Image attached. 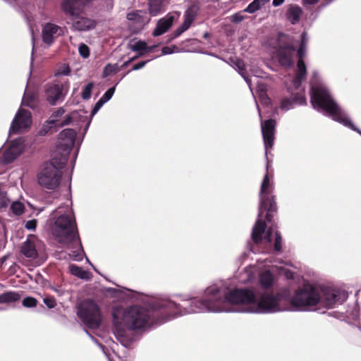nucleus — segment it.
Instances as JSON below:
<instances>
[{"label": "nucleus", "mask_w": 361, "mask_h": 361, "mask_svg": "<svg viewBox=\"0 0 361 361\" xmlns=\"http://www.w3.org/2000/svg\"><path fill=\"white\" fill-rule=\"evenodd\" d=\"M65 113V110L63 108H59L51 115L49 121L51 123H53L54 126L62 127L63 126L68 125L72 121V116L71 115H66L63 121H61L60 118Z\"/></svg>", "instance_id": "22"}, {"label": "nucleus", "mask_w": 361, "mask_h": 361, "mask_svg": "<svg viewBox=\"0 0 361 361\" xmlns=\"http://www.w3.org/2000/svg\"><path fill=\"white\" fill-rule=\"evenodd\" d=\"M257 92L259 95L262 93H266V85L262 82H259L257 85Z\"/></svg>", "instance_id": "50"}, {"label": "nucleus", "mask_w": 361, "mask_h": 361, "mask_svg": "<svg viewBox=\"0 0 361 361\" xmlns=\"http://www.w3.org/2000/svg\"><path fill=\"white\" fill-rule=\"evenodd\" d=\"M347 293L345 290H340V299L341 298H345L347 297Z\"/></svg>", "instance_id": "55"}, {"label": "nucleus", "mask_w": 361, "mask_h": 361, "mask_svg": "<svg viewBox=\"0 0 361 361\" xmlns=\"http://www.w3.org/2000/svg\"><path fill=\"white\" fill-rule=\"evenodd\" d=\"M92 0H63L62 11L69 16L78 19L73 26L75 30L86 31L94 28L95 20L87 18H78L86 8L90 6Z\"/></svg>", "instance_id": "7"}, {"label": "nucleus", "mask_w": 361, "mask_h": 361, "mask_svg": "<svg viewBox=\"0 0 361 361\" xmlns=\"http://www.w3.org/2000/svg\"><path fill=\"white\" fill-rule=\"evenodd\" d=\"M92 88H93L92 82H90L85 86V87L82 92V97L84 99H88L90 98Z\"/></svg>", "instance_id": "36"}, {"label": "nucleus", "mask_w": 361, "mask_h": 361, "mask_svg": "<svg viewBox=\"0 0 361 361\" xmlns=\"http://www.w3.org/2000/svg\"><path fill=\"white\" fill-rule=\"evenodd\" d=\"M262 1V4H266L267 3L268 1H269L270 0H261Z\"/></svg>", "instance_id": "56"}, {"label": "nucleus", "mask_w": 361, "mask_h": 361, "mask_svg": "<svg viewBox=\"0 0 361 361\" xmlns=\"http://www.w3.org/2000/svg\"><path fill=\"white\" fill-rule=\"evenodd\" d=\"M235 67L238 70L240 74L243 77V78L249 85L250 89L252 90L250 80L247 77H245L243 72L245 69L244 62L240 59L236 60V61L235 62Z\"/></svg>", "instance_id": "33"}, {"label": "nucleus", "mask_w": 361, "mask_h": 361, "mask_svg": "<svg viewBox=\"0 0 361 361\" xmlns=\"http://www.w3.org/2000/svg\"><path fill=\"white\" fill-rule=\"evenodd\" d=\"M74 212L71 205H61L51 214L50 230L56 240L64 247L73 249V260L82 259L84 251L75 227Z\"/></svg>", "instance_id": "3"}, {"label": "nucleus", "mask_w": 361, "mask_h": 361, "mask_svg": "<svg viewBox=\"0 0 361 361\" xmlns=\"http://www.w3.org/2000/svg\"><path fill=\"white\" fill-rule=\"evenodd\" d=\"M273 188L271 177L267 171L261 185L258 219L252 228V238L255 244H264L267 250L274 246V250L279 252L282 247L280 233L273 226L266 231V224L262 220V214L266 212V219L271 222V214L276 211L274 197L271 195Z\"/></svg>", "instance_id": "2"}, {"label": "nucleus", "mask_w": 361, "mask_h": 361, "mask_svg": "<svg viewBox=\"0 0 361 361\" xmlns=\"http://www.w3.org/2000/svg\"><path fill=\"white\" fill-rule=\"evenodd\" d=\"M178 48L175 46L173 47H164L161 49L162 54L166 55L177 51Z\"/></svg>", "instance_id": "46"}, {"label": "nucleus", "mask_w": 361, "mask_h": 361, "mask_svg": "<svg viewBox=\"0 0 361 361\" xmlns=\"http://www.w3.org/2000/svg\"><path fill=\"white\" fill-rule=\"evenodd\" d=\"M319 0H302L304 5H314L317 4Z\"/></svg>", "instance_id": "52"}, {"label": "nucleus", "mask_w": 361, "mask_h": 361, "mask_svg": "<svg viewBox=\"0 0 361 361\" xmlns=\"http://www.w3.org/2000/svg\"><path fill=\"white\" fill-rule=\"evenodd\" d=\"M105 103L99 99L92 111V116H94L95 114H97V112L102 108V106Z\"/></svg>", "instance_id": "48"}, {"label": "nucleus", "mask_w": 361, "mask_h": 361, "mask_svg": "<svg viewBox=\"0 0 361 361\" xmlns=\"http://www.w3.org/2000/svg\"><path fill=\"white\" fill-rule=\"evenodd\" d=\"M90 338H91L92 340H94V339L93 336H90Z\"/></svg>", "instance_id": "60"}, {"label": "nucleus", "mask_w": 361, "mask_h": 361, "mask_svg": "<svg viewBox=\"0 0 361 361\" xmlns=\"http://www.w3.org/2000/svg\"><path fill=\"white\" fill-rule=\"evenodd\" d=\"M339 118H340V123H342L343 124L344 126L351 128L352 130H355V131H357V133H359L360 135H361V131L360 130H358L355 126L354 124L351 122V121L348 118H346L345 116V115H343L341 111H340V116H339Z\"/></svg>", "instance_id": "32"}, {"label": "nucleus", "mask_w": 361, "mask_h": 361, "mask_svg": "<svg viewBox=\"0 0 361 361\" xmlns=\"http://www.w3.org/2000/svg\"><path fill=\"white\" fill-rule=\"evenodd\" d=\"M22 104L32 108L34 106L32 96H29L25 92L22 99Z\"/></svg>", "instance_id": "38"}, {"label": "nucleus", "mask_w": 361, "mask_h": 361, "mask_svg": "<svg viewBox=\"0 0 361 361\" xmlns=\"http://www.w3.org/2000/svg\"><path fill=\"white\" fill-rule=\"evenodd\" d=\"M177 14H178V17H179L180 15V13H178Z\"/></svg>", "instance_id": "61"}, {"label": "nucleus", "mask_w": 361, "mask_h": 361, "mask_svg": "<svg viewBox=\"0 0 361 361\" xmlns=\"http://www.w3.org/2000/svg\"><path fill=\"white\" fill-rule=\"evenodd\" d=\"M44 245L35 235H29L20 247L21 253L28 258L36 259L39 252L43 249Z\"/></svg>", "instance_id": "14"}, {"label": "nucleus", "mask_w": 361, "mask_h": 361, "mask_svg": "<svg viewBox=\"0 0 361 361\" xmlns=\"http://www.w3.org/2000/svg\"><path fill=\"white\" fill-rule=\"evenodd\" d=\"M100 348L102 349V350L104 351V347L101 345H99Z\"/></svg>", "instance_id": "58"}, {"label": "nucleus", "mask_w": 361, "mask_h": 361, "mask_svg": "<svg viewBox=\"0 0 361 361\" xmlns=\"http://www.w3.org/2000/svg\"><path fill=\"white\" fill-rule=\"evenodd\" d=\"M259 116L261 117V114H260V111H259Z\"/></svg>", "instance_id": "63"}, {"label": "nucleus", "mask_w": 361, "mask_h": 361, "mask_svg": "<svg viewBox=\"0 0 361 361\" xmlns=\"http://www.w3.org/2000/svg\"><path fill=\"white\" fill-rule=\"evenodd\" d=\"M259 99L263 105L268 106L271 103V99L267 97L266 93H262L259 94Z\"/></svg>", "instance_id": "47"}, {"label": "nucleus", "mask_w": 361, "mask_h": 361, "mask_svg": "<svg viewBox=\"0 0 361 361\" xmlns=\"http://www.w3.org/2000/svg\"><path fill=\"white\" fill-rule=\"evenodd\" d=\"M288 302L291 312L310 311L319 304L332 308L337 302V290L330 286L305 283L290 295Z\"/></svg>", "instance_id": "4"}, {"label": "nucleus", "mask_w": 361, "mask_h": 361, "mask_svg": "<svg viewBox=\"0 0 361 361\" xmlns=\"http://www.w3.org/2000/svg\"><path fill=\"white\" fill-rule=\"evenodd\" d=\"M276 50V54L280 64L283 66H290L293 65V59L295 54V42L293 37L279 33L276 38L269 41Z\"/></svg>", "instance_id": "9"}, {"label": "nucleus", "mask_w": 361, "mask_h": 361, "mask_svg": "<svg viewBox=\"0 0 361 361\" xmlns=\"http://www.w3.org/2000/svg\"><path fill=\"white\" fill-rule=\"evenodd\" d=\"M289 296L290 289L288 288H283L276 293L262 292L257 295L248 288L231 289L226 282L220 281L207 287L202 300L183 299L181 303L177 304L167 298L147 297L146 307L140 305L128 307V347L133 340V331H144L154 324L156 310L165 309L172 312L161 322L201 312L274 314L291 312Z\"/></svg>", "instance_id": "1"}, {"label": "nucleus", "mask_w": 361, "mask_h": 361, "mask_svg": "<svg viewBox=\"0 0 361 361\" xmlns=\"http://www.w3.org/2000/svg\"><path fill=\"white\" fill-rule=\"evenodd\" d=\"M11 210L14 215L20 216L24 212L25 205L20 201H14L11 204Z\"/></svg>", "instance_id": "30"}, {"label": "nucleus", "mask_w": 361, "mask_h": 361, "mask_svg": "<svg viewBox=\"0 0 361 361\" xmlns=\"http://www.w3.org/2000/svg\"><path fill=\"white\" fill-rule=\"evenodd\" d=\"M308 37L306 32H302L301 35V43L300 48L298 51V56L299 58L297 67L298 71L296 75L293 80V86L294 89L298 90L294 92L291 87H288V90L290 92V97H283L280 104V109L282 111H286L293 108L295 103L300 105L306 104V98L303 94V90L301 88L302 82L305 80L306 75V66L302 61V58L305 54V50Z\"/></svg>", "instance_id": "5"}, {"label": "nucleus", "mask_w": 361, "mask_h": 361, "mask_svg": "<svg viewBox=\"0 0 361 361\" xmlns=\"http://www.w3.org/2000/svg\"><path fill=\"white\" fill-rule=\"evenodd\" d=\"M256 270L257 268L255 266L246 267L244 272L242 274L243 275H245L246 278H242L240 281L244 283L251 282L255 278V273Z\"/></svg>", "instance_id": "29"}, {"label": "nucleus", "mask_w": 361, "mask_h": 361, "mask_svg": "<svg viewBox=\"0 0 361 361\" xmlns=\"http://www.w3.org/2000/svg\"><path fill=\"white\" fill-rule=\"evenodd\" d=\"M231 19L233 23H238L242 22L245 19V17L243 15L242 12H238V13H235V14H233L231 17Z\"/></svg>", "instance_id": "43"}, {"label": "nucleus", "mask_w": 361, "mask_h": 361, "mask_svg": "<svg viewBox=\"0 0 361 361\" xmlns=\"http://www.w3.org/2000/svg\"><path fill=\"white\" fill-rule=\"evenodd\" d=\"M147 63V61H140L136 64H135L133 68H132V70L133 71H137V70H139V69H141L142 68H143L145 64Z\"/></svg>", "instance_id": "49"}, {"label": "nucleus", "mask_w": 361, "mask_h": 361, "mask_svg": "<svg viewBox=\"0 0 361 361\" xmlns=\"http://www.w3.org/2000/svg\"><path fill=\"white\" fill-rule=\"evenodd\" d=\"M69 269L71 273L73 276H77L81 279L88 280L91 278V274L89 271L82 269L81 267L77 265L71 264L69 267Z\"/></svg>", "instance_id": "27"}, {"label": "nucleus", "mask_w": 361, "mask_h": 361, "mask_svg": "<svg viewBox=\"0 0 361 361\" xmlns=\"http://www.w3.org/2000/svg\"><path fill=\"white\" fill-rule=\"evenodd\" d=\"M23 305L26 307H33L37 305V300L32 297H27L23 300Z\"/></svg>", "instance_id": "40"}, {"label": "nucleus", "mask_w": 361, "mask_h": 361, "mask_svg": "<svg viewBox=\"0 0 361 361\" xmlns=\"http://www.w3.org/2000/svg\"><path fill=\"white\" fill-rule=\"evenodd\" d=\"M209 34L208 33H204V38H207L208 37Z\"/></svg>", "instance_id": "57"}, {"label": "nucleus", "mask_w": 361, "mask_h": 361, "mask_svg": "<svg viewBox=\"0 0 361 361\" xmlns=\"http://www.w3.org/2000/svg\"><path fill=\"white\" fill-rule=\"evenodd\" d=\"M126 18L133 25L137 26L139 29L143 28L150 20L147 16V13L140 10L129 12Z\"/></svg>", "instance_id": "18"}, {"label": "nucleus", "mask_w": 361, "mask_h": 361, "mask_svg": "<svg viewBox=\"0 0 361 361\" xmlns=\"http://www.w3.org/2000/svg\"><path fill=\"white\" fill-rule=\"evenodd\" d=\"M285 0H273L272 5L274 6H279L284 3Z\"/></svg>", "instance_id": "53"}, {"label": "nucleus", "mask_w": 361, "mask_h": 361, "mask_svg": "<svg viewBox=\"0 0 361 361\" xmlns=\"http://www.w3.org/2000/svg\"><path fill=\"white\" fill-rule=\"evenodd\" d=\"M20 298L18 293L9 291L0 295V303H10L19 300Z\"/></svg>", "instance_id": "28"}, {"label": "nucleus", "mask_w": 361, "mask_h": 361, "mask_svg": "<svg viewBox=\"0 0 361 361\" xmlns=\"http://www.w3.org/2000/svg\"><path fill=\"white\" fill-rule=\"evenodd\" d=\"M24 149V140L21 137L6 143L1 157L2 164H7L13 162L23 152Z\"/></svg>", "instance_id": "12"}, {"label": "nucleus", "mask_w": 361, "mask_h": 361, "mask_svg": "<svg viewBox=\"0 0 361 361\" xmlns=\"http://www.w3.org/2000/svg\"><path fill=\"white\" fill-rule=\"evenodd\" d=\"M341 317H343L340 314V316H339L340 319H341Z\"/></svg>", "instance_id": "62"}, {"label": "nucleus", "mask_w": 361, "mask_h": 361, "mask_svg": "<svg viewBox=\"0 0 361 361\" xmlns=\"http://www.w3.org/2000/svg\"><path fill=\"white\" fill-rule=\"evenodd\" d=\"M75 137L76 132L70 128L64 129L59 134L57 150L59 152H62L63 154L61 159L66 157V161H67L68 156L74 145Z\"/></svg>", "instance_id": "13"}, {"label": "nucleus", "mask_w": 361, "mask_h": 361, "mask_svg": "<svg viewBox=\"0 0 361 361\" xmlns=\"http://www.w3.org/2000/svg\"><path fill=\"white\" fill-rule=\"evenodd\" d=\"M66 163V157L60 159L59 161L54 157L51 161L44 164L37 176L39 184L48 190L56 189L61 181V169Z\"/></svg>", "instance_id": "8"}, {"label": "nucleus", "mask_w": 361, "mask_h": 361, "mask_svg": "<svg viewBox=\"0 0 361 361\" xmlns=\"http://www.w3.org/2000/svg\"><path fill=\"white\" fill-rule=\"evenodd\" d=\"M71 72L70 68L66 64H63L56 71V75H68Z\"/></svg>", "instance_id": "37"}, {"label": "nucleus", "mask_w": 361, "mask_h": 361, "mask_svg": "<svg viewBox=\"0 0 361 361\" xmlns=\"http://www.w3.org/2000/svg\"><path fill=\"white\" fill-rule=\"evenodd\" d=\"M54 124L51 123L48 120L42 126L39 131V135L41 136L45 135L53 127Z\"/></svg>", "instance_id": "39"}, {"label": "nucleus", "mask_w": 361, "mask_h": 361, "mask_svg": "<svg viewBox=\"0 0 361 361\" xmlns=\"http://www.w3.org/2000/svg\"><path fill=\"white\" fill-rule=\"evenodd\" d=\"M130 49L133 51L140 52L138 56H142L144 53L151 52L154 47H148L145 41H137L130 44Z\"/></svg>", "instance_id": "25"}, {"label": "nucleus", "mask_w": 361, "mask_h": 361, "mask_svg": "<svg viewBox=\"0 0 361 361\" xmlns=\"http://www.w3.org/2000/svg\"><path fill=\"white\" fill-rule=\"evenodd\" d=\"M292 266L291 263H283L282 261H280L275 264V267L279 270V273L284 275L288 279L293 277V272L289 269V267Z\"/></svg>", "instance_id": "26"}, {"label": "nucleus", "mask_w": 361, "mask_h": 361, "mask_svg": "<svg viewBox=\"0 0 361 361\" xmlns=\"http://www.w3.org/2000/svg\"><path fill=\"white\" fill-rule=\"evenodd\" d=\"M276 281V277L270 270H263L258 274V283L264 290L271 289Z\"/></svg>", "instance_id": "20"}, {"label": "nucleus", "mask_w": 361, "mask_h": 361, "mask_svg": "<svg viewBox=\"0 0 361 361\" xmlns=\"http://www.w3.org/2000/svg\"><path fill=\"white\" fill-rule=\"evenodd\" d=\"M175 20V16L172 13H168L164 18L159 19L157 26L153 31V35L157 37L166 32L172 26Z\"/></svg>", "instance_id": "19"}, {"label": "nucleus", "mask_w": 361, "mask_h": 361, "mask_svg": "<svg viewBox=\"0 0 361 361\" xmlns=\"http://www.w3.org/2000/svg\"><path fill=\"white\" fill-rule=\"evenodd\" d=\"M311 85L310 102L312 107L338 121V106L326 85L323 82H312Z\"/></svg>", "instance_id": "6"}, {"label": "nucleus", "mask_w": 361, "mask_h": 361, "mask_svg": "<svg viewBox=\"0 0 361 361\" xmlns=\"http://www.w3.org/2000/svg\"><path fill=\"white\" fill-rule=\"evenodd\" d=\"M77 315L82 323L90 329H97L102 321L98 305L91 300H85L77 307Z\"/></svg>", "instance_id": "10"}, {"label": "nucleus", "mask_w": 361, "mask_h": 361, "mask_svg": "<svg viewBox=\"0 0 361 361\" xmlns=\"http://www.w3.org/2000/svg\"><path fill=\"white\" fill-rule=\"evenodd\" d=\"M127 291L129 293V294L128 295L132 297V298H134L135 297V299L136 300H139L140 299V297H141V294L140 293H138L137 292H134L131 290H127Z\"/></svg>", "instance_id": "51"}, {"label": "nucleus", "mask_w": 361, "mask_h": 361, "mask_svg": "<svg viewBox=\"0 0 361 361\" xmlns=\"http://www.w3.org/2000/svg\"><path fill=\"white\" fill-rule=\"evenodd\" d=\"M63 34V29L53 23H47L42 29V39L44 42L47 44H51Z\"/></svg>", "instance_id": "17"}, {"label": "nucleus", "mask_w": 361, "mask_h": 361, "mask_svg": "<svg viewBox=\"0 0 361 361\" xmlns=\"http://www.w3.org/2000/svg\"><path fill=\"white\" fill-rule=\"evenodd\" d=\"M352 317H353V319H354V320L359 318V313L357 310H355L353 312Z\"/></svg>", "instance_id": "54"}, {"label": "nucleus", "mask_w": 361, "mask_h": 361, "mask_svg": "<svg viewBox=\"0 0 361 361\" xmlns=\"http://www.w3.org/2000/svg\"><path fill=\"white\" fill-rule=\"evenodd\" d=\"M63 85L54 84L46 90L47 99L51 104H55L63 96Z\"/></svg>", "instance_id": "21"}, {"label": "nucleus", "mask_w": 361, "mask_h": 361, "mask_svg": "<svg viewBox=\"0 0 361 361\" xmlns=\"http://www.w3.org/2000/svg\"><path fill=\"white\" fill-rule=\"evenodd\" d=\"M37 223L36 219L29 220L25 222V228L27 230H35L37 226Z\"/></svg>", "instance_id": "45"}, {"label": "nucleus", "mask_w": 361, "mask_h": 361, "mask_svg": "<svg viewBox=\"0 0 361 361\" xmlns=\"http://www.w3.org/2000/svg\"><path fill=\"white\" fill-rule=\"evenodd\" d=\"M198 8L196 6H190L185 12L184 21L181 25L176 29L171 34V39L179 37L181 34L190 28L197 15Z\"/></svg>", "instance_id": "16"}, {"label": "nucleus", "mask_w": 361, "mask_h": 361, "mask_svg": "<svg viewBox=\"0 0 361 361\" xmlns=\"http://www.w3.org/2000/svg\"><path fill=\"white\" fill-rule=\"evenodd\" d=\"M44 302L49 308H53L56 305L55 299L52 297L44 298Z\"/></svg>", "instance_id": "44"}, {"label": "nucleus", "mask_w": 361, "mask_h": 361, "mask_svg": "<svg viewBox=\"0 0 361 361\" xmlns=\"http://www.w3.org/2000/svg\"><path fill=\"white\" fill-rule=\"evenodd\" d=\"M10 202V199L7 195V193L0 187V209L7 207Z\"/></svg>", "instance_id": "34"}, {"label": "nucleus", "mask_w": 361, "mask_h": 361, "mask_svg": "<svg viewBox=\"0 0 361 361\" xmlns=\"http://www.w3.org/2000/svg\"><path fill=\"white\" fill-rule=\"evenodd\" d=\"M302 11L298 5H290L286 13L287 19L292 23L295 24L299 22Z\"/></svg>", "instance_id": "23"}, {"label": "nucleus", "mask_w": 361, "mask_h": 361, "mask_svg": "<svg viewBox=\"0 0 361 361\" xmlns=\"http://www.w3.org/2000/svg\"><path fill=\"white\" fill-rule=\"evenodd\" d=\"M134 59H135V58H132V59L130 60V61H133Z\"/></svg>", "instance_id": "59"}, {"label": "nucleus", "mask_w": 361, "mask_h": 361, "mask_svg": "<svg viewBox=\"0 0 361 361\" xmlns=\"http://www.w3.org/2000/svg\"><path fill=\"white\" fill-rule=\"evenodd\" d=\"M117 70H118V64L117 63H115V64L109 63L104 67L102 75H103V77L106 78V77L111 75L112 73H116L117 71Z\"/></svg>", "instance_id": "35"}, {"label": "nucleus", "mask_w": 361, "mask_h": 361, "mask_svg": "<svg viewBox=\"0 0 361 361\" xmlns=\"http://www.w3.org/2000/svg\"><path fill=\"white\" fill-rule=\"evenodd\" d=\"M78 51L80 56L84 59H86L90 56V49L85 44H81L79 46Z\"/></svg>", "instance_id": "41"}, {"label": "nucleus", "mask_w": 361, "mask_h": 361, "mask_svg": "<svg viewBox=\"0 0 361 361\" xmlns=\"http://www.w3.org/2000/svg\"><path fill=\"white\" fill-rule=\"evenodd\" d=\"M264 4H262L261 0H254L247 6L246 8L244 9L243 11L248 13H254L257 11L259 10Z\"/></svg>", "instance_id": "31"}, {"label": "nucleus", "mask_w": 361, "mask_h": 361, "mask_svg": "<svg viewBox=\"0 0 361 361\" xmlns=\"http://www.w3.org/2000/svg\"><path fill=\"white\" fill-rule=\"evenodd\" d=\"M115 92V87L109 88L104 95L100 98L102 101L104 103L107 102L109 100L111 99Z\"/></svg>", "instance_id": "42"}, {"label": "nucleus", "mask_w": 361, "mask_h": 361, "mask_svg": "<svg viewBox=\"0 0 361 361\" xmlns=\"http://www.w3.org/2000/svg\"><path fill=\"white\" fill-rule=\"evenodd\" d=\"M166 0H149V13L152 16H156L164 10Z\"/></svg>", "instance_id": "24"}, {"label": "nucleus", "mask_w": 361, "mask_h": 361, "mask_svg": "<svg viewBox=\"0 0 361 361\" xmlns=\"http://www.w3.org/2000/svg\"><path fill=\"white\" fill-rule=\"evenodd\" d=\"M31 125V113L29 111L20 109L11 123L9 134L24 133L30 129Z\"/></svg>", "instance_id": "11"}, {"label": "nucleus", "mask_w": 361, "mask_h": 361, "mask_svg": "<svg viewBox=\"0 0 361 361\" xmlns=\"http://www.w3.org/2000/svg\"><path fill=\"white\" fill-rule=\"evenodd\" d=\"M276 121L273 119L261 122V129L265 147V154L267 157L269 149L272 148L274 142Z\"/></svg>", "instance_id": "15"}]
</instances>
